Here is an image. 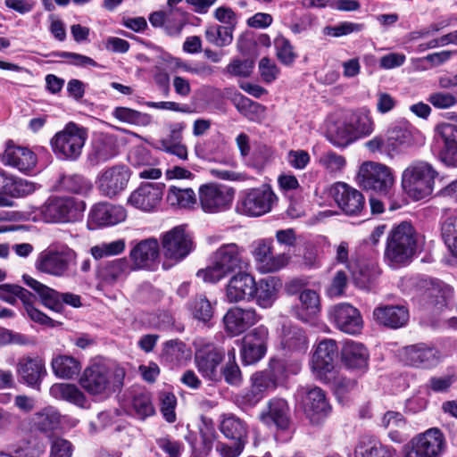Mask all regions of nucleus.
I'll return each instance as SVG.
<instances>
[{"instance_id":"obj_17","label":"nucleus","mask_w":457,"mask_h":457,"mask_svg":"<svg viewBox=\"0 0 457 457\" xmlns=\"http://www.w3.org/2000/svg\"><path fill=\"white\" fill-rule=\"evenodd\" d=\"M24 283L37 292L42 303L48 308L60 312L62 309V303H67L72 307L81 305L80 297L72 293H59L53 288L42 284L29 275H23Z\"/></svg>"},{"instance_id":"obj_59","label":"nucleus","mask_w":457,"mask_h":457,"mask_svg":"<svg viewBox=\"0 0 457 457\" xmlns=\"http://www.w3.org/2000/svg\"><path fill=\"white\" fill-rule=\"evenodd\" d=\"M274 46L279 62L286 66L292 65L296 58V54L290 41L279 35L274 39Z\"/></svg>"},{"instance_id":"obj_6","label":"nucleus","mask_w":457,"mask_h":457,"mask_svg":"<svg viewBox=\"0 0 457 457\" xmlns=\"http://www.w3.org/2000/svg\"><path fill=\"white\" fill-rule=\"evenodd\" d=\"M356 180L366 191L389 196L395 185V175L394 170L385 163L366 161L359 166Z\"/></svg>"},{"instance_id":"obj_12","label":"nucleus","mask_w":457,"mask_h":457,"mask_svg":"<svg viewBox=\"0 0 457 457\" xmlns=\"http://www.w3.org/2000/svg\"><path fill=\"white\" fill-rule=\"evenodd\" d=\"M446 440L437 428H431L413 436L405 448L404 457H441Z\"/></svg>"},{"instance_id":"obj_14","label":"nucleus","mask_w":457,"mask_h":457,"mask_svg":"<svg viewBox=\"0 0 457 457\" xmlns=\"http://www.w3.org/2000/svg\"><path fill=\"white\" fill-rule=\"evenodd\" d=\"M433 132L432 149L445 164L457 167V126L439 122Z\"/></svg>"},{"instance_id":"obj_45","label":"nucleus","mask_w":457,"mask_h":457,"mask_svg":"<svg viewBox=\"0 0 457 457\" xmlns=\"http://www.w3.org/2000/svg\"><path fill=\"white\" fill-rule=\"evenodd\" d=\"M299 287V303L295 307V316L303 322H311L314 318V292L303 288L305 283L302 279L294 281Z\"/></svg>"},{"instance_id":"obj_9","label":"nucleus","mask_w":457,"mask_h":457,"mask_svg":"<svg viewBox=\"0 0 457 457\" xmlns=\"http://www.w3.org/2000/svg\"><path fill=\"white\" fill-rule=\"evenodd\" d=\"M87 131L74 122H69L51 139L53 151L63 159H77L85 145Z\"/></svg>"},{"instance_id":"obj_7","label":"nucleus","mask_w":457,"mask_h":457,"mask_svg":"<svg viewBox=\"0 0 457 457\" xmlns=\"http://www.w3.org/2000/svg\"><path fill=\"white\" fill-rule=\"evenodd\" d=\"M316 202L320 206H331L336 203L348 215L360 214L365 205L362 194L344 182L325 187Z\"/></svg>"},{"instance_id":"obj_5","label":"nucleus","mask_w":457,"mask_h":457,"mask_svg":"<svg viewBox=\"0 0 457 457\" xmlns=\"http://www.w3.org/2000/svg\"><path fill=\"white\" fill-rule=\"evenodd\" d=\"M124 378L122 368L111 370L104 365L94 363L84 370L79 385L93 396L106 397L123 385Z\"/></svg>"},{"instance_id":"obj_32","label":"nucleus","mask_w":457,"mask_h":457,"mask_svg":"<svg viewBox=\"0 0 457 457\" xmlns=\"http://www.w3.org/2000/svg\"><path fill=\"white\" fill-rule=\"evenodd\" d=\"M127 212L120 205L98 203L92 206L88 221L96 227L113 226L126 220Z\"/></svg>"},{"instance_id":"obj_4","label":"nucleus","mask_w":457,"mask_h":457,"mask_svg":"<svg viewBox=\"0 0 457 457\" xmlns=\"http://www.w3.org/2000/svg\"><path fill=\"white\" fill-rule=\"evenodd\" d=\"M417 233L413 226L403 221L394 227L386 238L385 262L392 268L408 264L415 254Z\"/></svg>"},{"instance_id":"obj_63","label":"nucleus","mask_w":457,"mask_h":457,"mask_svg":"<svg viewBox=\"0 0 457 457\" xmlns=\"http://www.w3.org/2000/svg\"><path fill=\"white\" fill-rule=\"evenodd\" d=\"M62 185L64 189L75 194H84L91 188L89 181L78 174L64 176L62 179Z\"/></svg>"},{"instance_id":"obj_54","label":"nucleus","mask_w":457,"mask_h":457,"mask_svg":"<svg viewBox=\"0 0 457 457\" xmlns=\"http://www.w3.org/2000/svg\"><path fill=\"white\" fill-rule=\"evenodd\" d=\"M112 116L121 122L137 126H147L152 121L149 114L128 107L114 108Z\"/></svg>"},{"instance_id":"obj_22","label":"nucleus","mask_w":457,"mask_h":457,"mask_svg":"<svg viewBox=\"0 0 457 457\" xmlns=\"http://www.w3.org/2000/svg\"><path fill=\"white\" fill-rule=\"evenodd\" d=\"M224 353L219 348L208 345L195 352V363L202 376L211 381H220L221 373L219 366L223 361Z\"/></svg>"},{"instance_id":"obj_11","label":"nucleus","mask_w":457,"mask_h":457,"mask_svg":"<svg viewBox=\"0 0 457 457\" xmlns=\"http://www.w3.org/2000/svg\"><path fill=\"white\" fill-rule=\"evenodd\" d=\"M193 250V242L185 229L175 227L162 236L163 268L168 269L185 259Z\"/></svg>"},{"instance_id":"obj_38","label":"nucleus","mask_w":457,"mask_h":457,"mask_svg":"<svg viewBox=\"0 0 457 457\" xmlns=\"http://www.w3.org/2000/svg\"><path fill=\"white\" fill-rule=\"evenodd\" d=\"M353 136L355 141L370 136L375 130V121L370 109L363 107L346 110Z\"/></svg>"},{"instance_id":"obj_23","label":"nucleus","mask_w":457,"mask_h":457,"mask_svg":"<svg viewBox=\"0 0 457 457\" xmlns=\"http://www.w3.org/2000/svg\"><path fill=\"white\" fill-rule=\"evenodd\" d=\"M164 184L142 183L129 195L128 204L143 212L154 211L161 203Z\"/></svg>"},{"instance_id":"obj_30","label":"nucleus","mask_w":457,"mask_h":457,"mask_svg":"<svg viewBox=\"0 0 457 457\" xmlns=\"http://www.w3.org/2000/svg\"><path fill=\"white\" fill-rule=\"evenodd\" d=\"M160 245L156 238L143 239L134 245L129 252L133 270L150 268L159 258Z\"/></svg>"},{"instance_id":"obj_60","label":"nucleus","mask_w":457,"mask_h":457,"mask_svg":"<svg viewBox=\"0 0 457 457\" xmlns=\"http://www.w3.org/2000/svg\"><path fill=\"white\" fill-rule=\"evenodd\" d=\"M320 163L328 173L338 175L344 171L346 160L341 154L328 152L320 157Z\"/></svg>"},{"instance_id":"obj_44","label":"nucleus","mask_w":457,"mask_h":457,"mask_svg":"<svg viewBox=\"0 0 457 457\" xmlns=\"http://www.w3.org/2000/svg\"><path fill=\"white\" fill-rule=\"evenodd\" d=\"M348 270L356 285L361 288H366L379 275V270L377 263L373 261H361L348 265Z\"/></svg>"},{"instance_id":"obj_43","label":"nucleus","mask_w":457,"mask_h":457,"mask_svg":"<svg viewBox=\"0 0 457 457\" xmlns=\"http://www.w3.org/2000/svg\"><path fill=\"white\" fill-rule=\"evenodd\" d=\"M231 102L237 110L253 122H262L266 117V108L257 102H253L240 93H235Z\"/></svg>"},{"instance_id":"obj_41","label":"nucleus","mask_w":457,"mask_h":457,"mask_svg":"<svg viewBox=\"0 0 457 457\" xmlns=\"http://www.w3.org/2000/svg\"><path fill=\"white\" fill-rule=\"evenodd\" d=\"M395 450L373 436H362L354 450L355 457H395Z\"/></svg>"},{"instance_id":"obj_18","label":"nucleus","mask_w":457,"mask_h":457,"mask_svg":"<svg viewBox=\"0 0 457 457\" xmlns=\"http://www.w3.org/2000/svg\"><path fill=\"white\" fill-rule=\"evenodd\" d=\"M338 357V347L334 339H325L316 347V378L325 383L336 379V362Z\"/></svg>"},{"instance_id":"obj_28","label":"nucleus","mask_w":457,"mask_h":457,"mask_svg":"<svg viewBox=\"0 0 457 457\" xmlns=\"http://www.w3.org/2000/svg\"><path fill=\"white\" fill-rule=\"evenodd\" d=\"M257 269L261 273H272L287 266L290 256L287 253L272 254L271 243L260 241L253 250Z\"/></svg>"},{"instance_id":"obj_20","label":"nucleus","mask_w":457,"mask_h":457,"mask_svg":"<svg viewBox=\"0 0 457 457\" xmlns=\"http://www.w3.org/2000/svg\"><path fill=\"white\" fill-rule=\"evenodd\" d=\"M129 178V170L126 166L115 165L99 173L96 180L97 188L102 195L113 197L127 187Z\"/></svg>"},{"instance_id":"obj_62","label":"nucleus","mask_w":457,"mask_h":457,"mask_svg":"<svg viewBox=\"0 0 457 457\" xmlns=\"http://www.w3.org/2000/svg\"><path fill=\"white\" fill-rule=\"evenodd\" d=\"M298 407L303 410L306 416L312 420L314 416V397L313 388L306 386L301 387L296 394Z\"/></svg>"},{"instance_id":"obj_58","label":"nucleus","mask_w":457,"mask_h":457,"mask_svg":"<svg viewBox=\"0 0 457 457\" xmlns=\"http://www.w3.org/2000/svg\"><path fill=\"white\" fill-rule=\"evenodd\" d=\"M132 409L139 419H145L154 413L151 395L148 392L141 391L132 399Z\"/></svg>"},{"instance_id":"obj_53","label":"nucleus","mask_w":457,"mask_h":457,"mask_svg":"<svg viewBox=\"0 0 457 457\" xmlns=\"http://www.w3.org/2000/svg\"><path fill=\"white\" fill-rule=\"evenodd\" d=\"M233 31L232 26L210 25L206 28L204 35L209 43L223 47L232 43Z\"/></svg>"},{"instance_id":"obj_36","label":"nucleus","mask_w":457,"mask_h":457,"mask_svg":"<svg viewBox=\"0 0 457 457\" xmlns=\"http://www.w3.org/2000/svg\"><path fill=\"white\" fill-rule=\"evenodd\" d=\"M281 287L280 279L276 277L262 278L258 282L254 280L253 300L262 308H270L276 301Z\"/></svg>"},{"instance_id":"obj_39","label":"nucleus","mask_w":457,"mask_h":457,"mask_svg":"<svg viewBox=\"0 0 457 457\" xmlns=\"http://www.w3.org/2000/svg\"><path fill=\"white\" fill-rule=\"evenodd\" d=\"M118 154L115 138L112 136L100 134L92 142L88 159L92 164L106 162Z\"/></svg>"},{"instance_id":"obj_33","label":"nucleus","mask_w":457,"mask_h":457,"mask_svg":"<svg viewBox=\"0 0 457 457\" xmlns=\"http://www.w3.org/2000/svg\"><path fill=\"white\" fill-rule=\"evenodd\" d=\"M372 316L378 324L396 329L407 324L409 311L403 305H380L374 309Z\"/></svg>"},{"instance_id":"obj_13","label":"nucleus","mask_w":457,"mask_h":457,"mask_svg":"<svg viewBox=\"0 0 457 457\" xmlns=\"http://www.w3.org/2000/svg\"><path fill=\"white\" fill-rule=\"evenodd\" d=\"M320 130L336 147L345 148L355 142L346 110L330 112L324 120Z\"/></svg>"},{"instance_id":"obj_34","label":"nucleus","mask_w":457,"mask_h":457,"mask_svg":"<svg viewBox=\"0 0 457 457\" xmlns=\"http://www.w3.org/2000/svg\"><path fill=\"white\" fill-rule=\"evenodd\" d=\"M186 129L184 122H176L169 125V133L158 141L159 148L165 153L173 154L182 161L188 158V150L182 143L183 131Z\"/></svg>"},{"instance_id":"obj_56","label":"nucleus","mask_w":457,"mask_h":457,"mask_svg":"<svg viewBox=\"0 0 457 457\" xmlns=\"http://www.w3.org/2000/svg\"><path fill=\"white\" fill-rule=\"evenodd\" d=\"M124 239H118L112 242H103L90 248V253L96 260L118 255L125 250Z\"/></svg>"},{"instance_id":"obj_10","label":"nucleus","mask_w":457,"mask_h":457,"mask_svg":"<svg viewBox=\"0 0 457 457\" xmlns=\"http://www.w3.org/2000/svg\"><path fill=\"white\" fill-rule=\"evenodd\" d=\"M77 253L70 247L43 252L36 262V269L54 277H66L77 264Z\"/></svg>"},{"instance_id":"obj_55","label":"nucleus","mask_w":457,"mask_h":457,"mask_svg":"<svg viewBox=\"0 0 457 457\" xmlns=\"http://www.w3.org/2000/svg\"><path fill=\"white\" fill-rule=\"evenodd\" d=\"M60 424V414L52 407L44 409L37 413L34 418L35 427L42 432H50Z\"/></svg>"},{"instance_id":"obj_21","label":"nucleus","mask_w":457,"mask_h":457,"mask_svg":"<svg viewBox=\"0 0 457 457\" xmlns=\"http://www.w3.org/2000/svg\"><path fill=\"white\" fill-rule=\"evenodd\" d=\"M403 361L412 367L430 369L436 366L444 358L440 351L425 344L408 345L402 349Z\"/></svg>"},{"instance_id":"obj_26","label":"nucleus","mask_w":457,"mask_h":457,"mask_svg":"<svg viewBox=\"0 0 457 457\" xmlns=\"http://www.w3.org/2000/svg\"><path fill=\"white\" fill-rule=\"evenodd\" d=\"M16 373L22 383L39 389L46 375L45 361L38 355H24L17 361Z\"/></svg>"},{"instance_id":"obj_52","label":"nucleus","mask_w":457,"mask_h":457,"mask_svg":"<svg viewBox=\"0 0 457 457\" xmlns=\"http://www.w3.org/2000/svg\"><path fill=\"white\" fill-rule=\"evenodd\" d=\"M175 24H170L172 13L167 12H154L149 17V21L154 27L164 26L167 33L170 36L179 35L185 26V21L182 14H177Z\"/></svg>"},{"instance_id":"obj_51","label":"nucleus","mask_w":457,"mask_h":457,"mask_svg":"<svg viewBox=\"0 0 457 457\" xmlns=\"http://www.w3.org/2000/svg\"><path fill=\"white\" fill-rule=\"evenodd\" d=\"M166 200L173 207L191 208L196 204V195L189 187L180 188L171 186L168 189Z\"/></svg>"},{"instance_id":"obj_50","label":"nucleus","mask_w":457,"mask_h":457,"mask_svg":"<svg viewBox=\"0 0 457 457\" xmlns=\"http://www.w3.org/2000/svg\"><path fill=\"white\" fill-rule=\"evenodd\" d=\"M17 299H20L24 305V308L29 317L35 322L54 327V320L46 316L45 313L34 307L36 296L24 287L18 286Z\"/></svg>"},{"instance_id":"obj_29","label":"nucleus","mask_w":457,"mask_h":457,"mask_svg":"<svg viewBox=\"0 0 457 457\" xmlns=\"http://www.w3.org/2000/svg\"><path fill=\"white\" fill-rule=\"evenodd\" d=\"M254 278L247 272H237L233 275L225 289V298L229 303L253 300Z\"/></svg>"},{"instance_id":"obj_49","label":"nucleus","mask_w":457,"mask_h":457,"mask_svg":"<svg viewBox=\"0 0 457 457\" xmlns=\"http://www.w3.org/2000/svg\"><path fill=\"white\" fill-rule=\"evenodd\" d=\"M51 366L54 373L61 378H72L81 370L79 361L70 355H57L53 358Z\"/></svg>"},{"instance_id":"obj_15","label":"nucleus","mask_w":457,"mask_h":457,"mask_svg":"<svg viewBox=\"0 0 457 457\" xmlns=\"http://www.w3.org/2000/svg\"><path fill=\"white\" fill-rule=\"evenodd\" d=\"M278 197L271 187L262 184L259 187L243 192L241 196L242 212L253 217H259L270 212L277 203Z\"/></svg>"},{"instance_id":"obj_3","label":"nucleus","mask_w":457,"mask_h":457,"mask_svg":"<svg viewBox=\"0 0 457 457\" xmlns=\"http://www.w3.org/2000/svg\"><path fill=\"white\" fill-rule=\"evenodd\" d=\"M437 176V170L430 162L415 160L402 171L401 187L411 199L423 200L433 194Z\"/></svg>"},{"instance_id":"obj_46","label":"nucleus","mask_w":457,"mask_h":457,"mask_svg":"<svg viewBox=\"0 0 457 457\" xmlns=\"http://www.w3.org/2000/svg\"><path fill=\"white\" fill-rule=\"evenodd\" d=\"M289 408L287 403L283 399H272L269 402V411L262 413L261 419L263 422L272 421L278 428L287 429L289 426Z\"/></svg>"},{"instance_id":"obj_16","label":"nucleus","mask_w":457,"mask_h":457,"mask_svg":"<svg viewBox=\"0 0 457 457\" xmlns=\"http://www.w3.org/2000/svg\"><path fill=\"white\" fill-rule=\"evenodd\" d=\"M328 317L340 331L356 336L363 329L364 322L361 312L348 303H340L328 308Z\"/></svg>"},{"instance_id":"obj_40","label":"nucleus","mask_w":457,"mask_h":457,"mask_svg":"<svg viewBox=\"0 0 457 457\" xmlns=\"http://www.w3.org/2000/svg\"><path fill=\"white\" fill-rule=\"evenodd\" d=\"M220 430L223 436L234 442L246 443L248 425L240 418L233 414H223L220 424Z\"/></svg>"},{"instance_id":"obj_8","label":"nucleus","mask_w":457,"mask_h":457,"mask_svg":"<svg viewBox=\"0 0 457 457\" xmlns=\"http://www.w3.org/2000/svg\"><path fill=\"white\" fill-rule=\"evenodd\" d=\"M86 204L74 197L53 196L40 207V213L46 222L67 223L79 220Z\"/></svg>"},{"instance_id":"obj_47","label":"nucleus","mask_w":457,"mask_h":457,"mask_svg":"<svg viewBox=\"0 0 457 457\" xmlns=\"http://www.w3.org/2000/svg\"><path fill=\"white\" fill-rule=\"evenodd\" d=\"M50 394L56 399L67 401L79 407H85L87 403L84 393L74 384H54L50 388Z\"/></svg>"},{"instance_id":"obj_1","label":"nucleus","mask_w":457,"mask_h":457,"mask_svg":"<svg viewBox=\"0 0 457 457\" xmlns=\"http://www.w3.org/2000/svg\"><path fill=\"white\" fill-rule=\"evenodd\" d=\"M422 134L406 121L388 126L386 134H378L364 143L371 154L386 155L390 159L403 154L422 140Z\"/></svg>"},{"instance_id":"obj_2","label":"nucleus","mask_w":457,"mask_h":457,"mask_svg":"<svg viewBox=\"0 0 457 457\" xmlns=\"http://www.w3.org/2000/svg\"><path fill=\"white\" fill-rule=\"evenodd\" d=\"M245 249L235 243L224 244L214 251L211 264L197 271L196 276L204 282L216 283L233 272L247 267Z\"/></svg>"},{"instance_id":"obj_27","label":"nucleus","mask_w":457,"mask_h":457,"mask_svg":"<svg viewBox=\"0 0 457 457\" xmlns=\"http://www.w3.org/2000/svg\"><path fill=\"white\" fill-rule=\"evenodd\" d=\"M260 320L261 316L253 308L234 307L226 312L223 323L226 332L231 337H236L255 325Z\"/></svg>"},{"instance_id":"obj_31","label":"nucleus","mask_w":457,"mask_h":457,"mask_svg":"<svg viewBox=\"0 0 457 457\" xmlns=\"http://www.w3.org/2000/svg\"><path fill=\"white\" fill-rule=\"evenodd\" d=\"M129 162L139 170L138 177L143 179H157L162 176V170L155 168L158 163L149 150L143 146L134 147L128 155Z\"/></svg>"},{"instance_id":"obj_19","label":"nucleus","mask_w":457,"mask_h":457,"mask_svg":"<svg viewBox=\"0 0 457 457\" xmlns=\"http://www.w3.org/2000/svg\"><path fill=\"white\" fill-rule=\"evenodd\" d=\"M199 201L205 212H219L226 210L233 200V192L214 183L203 185L199 188Z\"/></svg>"},{"instance_id":"obj_57","label":"nucleus","mask_w":457,"mask_h":457,"mask_svg":"<svg viewBox=\"0 0 457 457\" xmlns=\"http://www.w3.org/2000/svg\"><path fill=\"white\" fill-rule=\"evenodd\" d=\"M251 381L263 395L267 391L273 390L278 386L277 375L271 369L255 372L252 375Z\"/></svg>"},{"instance_id":"obj_61","label":"nucleus","mask_w":457,"mask_h":457,"mask_svg":"<svg viewBox=\"0 0 457 457\" xmlns=\"http://www.w3.org/2000/svg\"><path fill=\"white\" fill-rule=\"evenodd\" d=\"M189 356V351L186 349L185 344L179 341L170 340L165 343L163 357L166 361L179 362Z\"/></svg>"},{"instance_id":"obj_48","label":"nucleus","mask_w":457,"mask_h":457,"mask_svg":"<svg viewBox=\"0 0 457 457\" xmlns=\"http://www.w3.org/2000/svg\"><path fill=\"white\" fill-rule=\"evenodd\" d=\"M442 238L453 256L457 257V212H445L441 219Z\"/></svg>"},{"instance_id":"obj_24","label":"nucleus","mask_w":457,"mask_h":457,"mask_svg":"<svg viewBox=\"0 0 457 457\" xmlns=\"http://www.w3.org/2000/svg\"><path fill=\"white\" fill-rule=\"evenodd\" d=\"M268 334L264 326H259L243 337L241 357L244 363L253 364L264 356Z\"/></svg>"},{"instance_id":"obj_25","label":"nucleus","mask_w":457,"mask_h":457,"mask_svg":"<svg viewBox=\"0 0 457 457\" xmlns=\"http://www.w3.org/2000/svg\"><path fill=\"white\" fill-rule=\"evenodd\" d=\"M370 353L361 342L348 339L341 348V361L343 365L357 374L362 375L369 369Z\"/></svg>"},{"instance_id":"obj_37","label":"nucleus","mask_w":457,"mask_h":457,"mask_svg":"<svg viewBox=\"0 0 457 457\" xmlns=\"http://www.w3.org/2000/svg\"><path fill=\"white\" fill-rule=\"evenodd\" d=\"M133 270L127 258H119L103 263L97 270L99 280L109 286H112L124 279Z\"/></svg>"},{"instance_id":"obj_35","label":"nucleus","mask_w":457,"mask_h":457,"mask_svg":"<svg viewBox=\"0 0 457 457\" xmlns=\"http://www.w3.org/2000/svg\"><path fill=\"white\" fill-rule=\"evenodd\" d=\"M1 161L5 165H10L21 172L32 170L37 164V156L26 147L8 145L2 154Z\"/></svg>"},{"instance_id":"obj_64","label":"nucleus","mask_w":457,"mask_h":457,"mask_svg":"<svg viewBox=\"0 0 457 457\" xmlns=\"http://www.w3.org/2000/svg\"><path fill=\"white\" fill-rule=\"evenodd\" d=\"M45 452V445L37 440H27L19 445L15 451L16 457H40Z\"/></svg>"},{"instance_id":"obj_42","label":"nucleus","mask_w":457,"mask_h":457,"mask_svg":"<svg viewBox=\"0 0 457 457\" xmlns=\"http://www.w3.org/2000/svg\"><path fill=\"white\" fill-rule=\"evenodd\" d=\"M280 344L284 350L292 353H304L308 347L304 331L293 325H283Z\"/></svg>"}]
</instances>
